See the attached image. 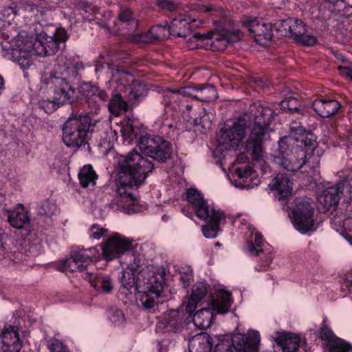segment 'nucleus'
Returning a JSON list of instances; mask_svg holds the SVG:
<instances>
[{"label": "nucleus", "instance_id": "nucleus-1", "mask_svg": "<svg viewBox=\"0 0 352 352\" xmlns=\"http://www.w3.org/2000/svg\"><path fill=\"white\" fill-rule=\"evenodd\" d=\"M273 116L274 111L271 108L261 104L256 107L254 113V124L245 144L243 140L249 129L242 121L234 122L229 129L220 131L217 133V144L213 151L215 157L222 155L224 158L229 153L234 152L239 148L243 149L241 156L237 157L228 175L230 183L235 187L250 189L258 186L261 183V178L250 166H236L241 160L245 161L248 159V152H251L255 164H258L264 173L269 170V166L265 160V153L262 144Z\"/></svg>", "mask_w": 352, "mask_h": 352}, {"label": "nucleus", "instance_id": "nucleus-2", "mask_svg": "<svg viewBox=\"0 0 352 352\" xmlns=\"http://www.w3.org/2000/svg\"><path fill=\"white\" fill-rule=\"evenodd\" d=\"M154 166L151 161L144 157L136 151L118 157L116 190L110 208L127 214L142 212L147 209L145 202L141 201L133 190L142 186L153 171Z\"/></svg>", "mask_w": 352, "mask_h": 352}, {"label": "nucleus", "instance_id": "nucleus-3", "mask_svg": "<svg viewBox=\"0 0 352 352\" xmlns=\"http://www.w3.org/2000/svg\"><path fill=\"white\" fill-rule=\"evenodd\" d=\"M14 4L3 8L0 12V32L5 39L8 40L12 50V55L17 61L21 69L30 68L32 65L31 56H50L56 54L61 43H65L69 34L63 28H57L53 36H48L45 32H40L35 38L19 34L10 40V32L14 29L12 21L17 14Z\"/></svg>", "mask_w": 352, "mask_h": 352}, {"label": "nucleus", "instance_id": "nucleus-4", "mask_svg": "<svg viewBox=\"0 0 352 352\" xmlns=\"http://www.w3.org/2000/svg\"><path fill=\"white\" fill-rule=\"evenodd\" d=\"M134 260L135 265L129 264L123 270L120 278V283L131 293L133 291L136 293V298L145 309H153L158 303L163 292L164 276L156 273L153 266H147L138 273L136 267L139 265L140 261L136 263V259Z\"/></svg>", "mask_w": 352, "mask_h": 352}, {"label": "nucleus", "instance_id": "nucleus-5", "mask_svg": "<svg viewBox=\"0 0 352 352\" xmlns=\"http://www.w3.org/2000/svg\"><path fill=\"white\" fill-rule=\"evenodd\" d=\"M294 139L292 136H285L278 141V148L274 155V162L280 168L291 172H295L304 166L306 173L302 179L305 185L310 186L312 183L320 182V157L314 153L311 148H290Z\"/></svg>", "mask_w": 352, "mask_h": 352}, {"label": "nucleus", "instance_id": "nucleus-6", "mask_svg": "<svg viewBox=\"0 0 352 352\" xmlns=\"http://www.w3.org/2000/svg\"><path fill=\"white\" fill-rule=\"evenodd\" d=\"M118 126L124 144H131L139 138V148L145 155L161 162L170 157L172 148L170 143L160 136L144 135V126L138 119L129 117L121 121Z\"/></svg>", "mask_w": 352, "mask_h": 352}, {"label": "nucleus", "instance_id": "nucleus-7", "mask_svg": "<svg viewBox=\"0 0 352 352\" xmlns=\"http://www.w3.org/2000/svg\"><path fill=\"white\" fill-rule=\"evenodd\" d=\"M234 223L248 238L243 248L244 251L249 255L259 256L258 264L255 266L256 270H267L272 261V247L264 242L261 234L249 222L246 216L240 215L236 217Z\"/></svg>", "mask_w": 352, "mask_h": 352}, {"label": "nucleus", "instance_id": "nucleus-8", "mask_svg": "<svg viewBox=\"0 0 352 352\" xmlns=\"http://www.w3.org/2000/svg\"><path fill=\"white\" fill-rule=\"evenodd\" d=\"M111 79L108 82L113 94L123 95L128 102L136 103L146 95V87L133 75L116 67H109Z\"/></svg>", "mask_w": 352, "mask_h": 352}, {"label": "nucleus", "instance_id": "nucleus-9", "mask_svg": "<svg viewBox=\"0 0 352 352\" xmlns=\"http://www.w3.org/2000/svg\"><path fill=\"white\" fill-rule=\"evenodd\" d=\"M236 331H238L237 329ZM214 352H257L260 344V333L255 329H249L246 333L235 331L232 336H221Z\"/></svg>", "mask_w": 352, "mask_h": 352}, {"label": "nucleus", "instance_id": "nucleus-10", "mask_svg": "<svg viewBox=\"0 0 352 352\" xmlns=\"http://www.w3.org/2000/svg\"><path fill=\"white\" fill-rule=\"evenodd\" d=\"M91 121L87 116L70 118L63 128V141L72 148H78L88 143L91 131Z\"/></svg>", "mask_w": 352, "mask_h": 352}, {"label": "nucleus", "instance_id": "nucleus-11", "mask_svg": "<svg viewBox=\"0 0 352 352\" xmlns=\"http://www.w3.org/2000/svg\"><path fill=\"white\" fill-rule=\"evenodd\" d=\"M58 63L55 65L54 74L50 75L49 81H46L47 74H45L41 78V80L47 84H51L54 86V100L60 105L65 103H71L74 100V89L66 81V78L69 72V66L64 63V58L58 57Z\"/></svg>", "mask_w": 352, "mask_h": 352}, {"label": "nucleus", "instance_id": "nucleus-12", "mask_svg": "<svg viewBox=\"0 0 352 352\" xmlns=\"http://www.w3.org/2000/svg\"><path fill=\"white\" fill-rule=\"evenodd\" d=\"M314 209L309 199L298 197L290 213L291 221L296 230L302 234H309L316 230Z\"/></svg>", "mask_w": 352, "mask_h": 352}, {"label": "nucleus", "instance_id": "nucleus-13", "mask_svg": "<svg viewBox=\"0 0 352 352\" xmlns=\"http://www.w3.org/2000/svg\"><path fill=\"white\" fill-rule=\"evenodd\" d=\"M340 195L346 197L348 200L352 199V177H346L342 183L328 186L318 197V201L323 206L324 210H329L331 206H336L340 199Z\"/></svg>", "mask_w": 352, "mask_h": 352}, {"label": "nucleus", "instance_id": "nucleus-14", "mask_svg": "<svg viewBox=\"0 0 352 352\" xmlns=\"http://www.w3.org/2000/svg\"><path fill=\"white\" fill-rule=\"evenodd\" d=\"M133 241L118 233L113 232L102 242L103 259L111 261L120 258L133 247Z\"/></svg>", "mask_w": 352, "mask_h": 352}, {"label": "nucleus", "instance_id": "nucleus-15", "mask_svg": "<svg viewBox=\"0 0 352 352\" xmlns=\"http://www.w3.org/2000/svg\"><path fill=\"white\" fill-rule=\"evenodd\" d=\"M206 35V50L223 51L228 43L239 41L243 37L241 31L234 29L232 31L223 30L208 32Z\"/></svg>", "mask_w": 352, "mask_h": 352}, {"label": "nucleus", "instance_id": "nucleus-16", "mask_svg": "<svg viewBox=\"0 0 352 352\" xmlns=\"http://www.w3.org/2000/svg\"><path fill=\"white\" fill-rule=\"evenodd\" d=\"M165 98L188 96L198 98L201 101L210 102L216 100L218 97L215 87L212 85L206 87H184L179 89H168L165 93Z\"/></svg>", "mask_w": 352, "mask_h": 352}, {"label": "nucleus", "instance_id": "nucleus-17", "mask_svg": "<svg viewBox=\"0 0 352 352\" xmlns=\"http://www.w3.org/2000/svg\"><path fill=\"white\" fill-rule=\"evenodd\" d=\"M168 89H166L163 91L164 102L165 104L164 114L157 120L156 124L159 126L162 133L170 135L178 127L176 118L178 113L176 111V108L179 107V104L177 103L180 100L181 97L178 98L170 97L169 100L165 98V93Z\"/></svg>", "mask_w": 352, "mask_h": 352}, {"label": "nucleus", "instance_id": "nucleus-18", "mask_svg": "<svg viewBox=\"0 0 352 352\" xmlns=\"http://www.w3.org/2000/svg\"><path fill=\"white\" fill-rule=\"evenodd\" d=\"M268 188L275 199L286 200L293 192V179L286 173H278L272 179Z\"/></svg>", "mask_w": 352, "mask_h": 352}, {"label": "nucleus", "instance_id": "nucleus-19", "mask_svg": "<svg viewBox=\"0 0 352 352\" xmlns=\"http://www.w3.org/2000/svg\"><path fill=\"white\" fill-rule=\"evenodd\" d=\"M318 336L324 342L327 352H350L352 350L349 342L336 336L325 324L320 327Z\"/></svg>", "mask_w": 352, "mask_h": 352}, {"label": "nucleus", "instance_id": "nucleus-20", "mask_svg": "<svg viewBox=\"0 0 352 352\" xmlns=\"http://www.w3.org/2000/svg\"><path fill=\"white\" fill-rule=\"evenodd\" d=\"M21 346L18 326L6 324L0 334V352H19Z\"/></svg>", "mask_w": 352, "mask_h": 352}, {"label": "nucleus", "instance_id": "nucleus-21", "mask_svg": "<svg viewBox=\"0 0 352 352\" xmlns=\"http://www.w3.org/2000/svg\"><path fill=\"white\" fill-rule=\"evenodd\" d=\"M232 302L231 292L225 286L219 285L210 295V308L217 314H224L228 312Z\"/></svg>", "mask_w": 352, "mask_h": 352}, {"label": "nucleus", "instance_id": "nucleus-22", "mask_svg": "<svg viewBox=\"0 0 352 352\" xmlns=\"http://www.w3.org/2000/svg\"><path fill=\"white\" fill-rule=\"evenodd\" d=\"M243 23L260 45H265L272 39L273 30L271 23L260 22L256 19L245 21Z\"/></svg>", "mask_w": 352, "mask_h": 352}, {"label": "nucleus", "instance_id": "nucleus-23", "mask_svg": "<svg viewBox=\"0 0 352 352\" xmlns=\"http://www.w3.org/2000/svg\"><path fill=\"white\" fill-rule=\"evenodd\" d=\"M197 20L192 14H179L173 19L168 28L170 35L185 37L191 29L197 26Z\"/></svg>", "mask_w": 352, "mask_h": 352}, {"label": "nucleus", "instance_id": "nucleus-24", "mask_svg": "<svg viewBox=\"0 0 352 352\" xmlns=\"http://www.w3.org/2000/svg\"><path fill=\"white\" fill-rule=\"evenodd\" d=\"M182 315V312L178 310H171L165 314L157 322L156 331L166 333L181 331L183 327Z\"/></svg>", "mask_w": 352, "mask_h": 352}, {"label": "nucleus", "instance_id": "nucleus-25", "mask_svg": "<svg viewBox=\"0 0 352 352\" xmlns=\"http://www.w3.org/2000/svg\"><path fill=\"white\" fill-rule=\"evenodd\" d=\"M186 199L192 206L198 218L207 219L209 217L211 209H210L202 195L196 189L190 188L187 190Z\"/></svg>", "mask_w": 352, "mask_h": 352}, {"label": "nucleus", "instance_id": "nucleus-26", "mask_svg": "<svg viewBox=\"0 0 352 352\" xmlns=\"http://www.w3.org/2000/svg\"><path fill=\"white\" fill-rule=\"evenodd\" d=\"M204 221H209L208 225L202 227V233L206 238L213 239L217 236L220 227L225 223V214L220 210L212 208L210 216Z\"/></svg>", "mask_w": 352, "mask_h": 352}, {"label": "nucleus", "instance_id": "nucleus-27", "mask_svg": "<svg viewBox=\"0 0 352 352\" xmlns=\"http://www.w3.org/2000/svg\"><path fill=\"white\" fill-rule=\"evenodd\" d=\"M273 338L283 352H296L302 342L298 335L284 331H276Z\"/></svg>", "mask_w": 352, "mask_h": 352}, {"label": "nucleus", "instance_id": "nucleus-28", "mask_svg": "<svg viewBox=\"0 0 352 352\" xmlns=\"http://www.w3.org/2000/svg\"><path fill=\"white\" fill-rule=\"evenodd\" d=\"M84 278L87 280L91 285L98 292L109 294L113 289V280L108 274L86 272L84 274Z\"/></svg>", "mask_w": 352, "mask_h": 352}, {"label": "nucleus", "instance_id": "nucleus-29", "mask_svg": "<svg viewBox=\"0 0 352 352\" xmlns=\"http://www.w3.org/2000/svg\"><path fill=\"white\" fill-rule=\"evenodd\" d=\"M312 107L318 116L329 118L338 112L341 105L336 100L317 98L312 102Z\"/></svg>", "mask_w": 352, "mask_h": 352}, {"label": "nucleus", "instance_id": "nucleus-30", "mask_svg": "<svg viewBox=\"0 0 352 352\" xmlns=\"http://www.w3.org/2000/svg\"><path fill=\"white\" fill-rule=\"evenodd\" d=\"M170 35L166 26L157 25L153 26L146 33H141L132 36V41L135 43H148L154 40H161Z\"/></svg>", "mask_w": 352, "mask_h": 352}, {"label": "nucleus", "instance_id": "nucleus-31", "mask_svg": "<svg viewBox=\"0 0 352 352\" xmlns=\"http://www.w3.org/2000/svg\"><path fill=\"white\" fill-rule=\"evenodd\" d=\"M206 294L207 287L204 283L199 282L194 285L185 305L186 314H188L189 317L193 314L198 303L205 297Z\"/></svg>", "mask_w": 352, "mask_h": 352}, {"label": "nucleus", "instance_id": "nucleus-32", "mask_svg": "<svg viewBox=\"0 0 352 352\" xmlns=\"http://www.w3.org/2000/svg\"><path fill=\"white\" fill-rule=\"evenodd\" d=\"M185 318L186 323L192 321L197 329H206L208 328L213 319V312L210 308H204L198 310L193 316L189 317L188 314Z\"/></svg>", "mask_w": 352, "mask_h": 352}, {"label": "nucleus", "instance_id": "nucleus-33", "mask_svg": "<svg viewBox=\"0 0 352 352\" xmlns=\"http://www.w3.org/2000/svg\"><path fill=\"white\" fill-rule=\"evenodd\" d=\"M58 269L64 272H82L87 267L84 263L79 252H73L69 258L61 261L57 266Z\"/></svg>", "mask_w": 352, "mask_h": 352}, {"label": "nucleus", "instance_id": "nucleus-34", "mask_svg": "<svg viewBox=\"0 0 352 352\" xmlns=\"http://www.w3.org/2000/svg\"><path fill=\"white\" fill-rule=\"evenodd\" d=\"M10 243L11 239L0 227V249L6 252L5 254H6V256L9 258L10 260L12 261L13 263H24L25 261L23 258H25V255L21 252H17V248L15 246L10 247L9 245Z\"/></svg>", "mask_w": 352, "mask_h": 352}, {"label": "nucleus", "instance_id": "nucleus-35", "mask_svg": "<svg viewBox=\"0 0 352 352\" xmlns=\"http://www.w3.org/2000/svg\"><path fill=\"white\" fill-rule=\"evenodd\" d=\"M212 346L211 338L206 333L197 334L188 342L190 352H211Z\"/></svg>", "mask_w": 352, "mask_h": 352}, {"label": "nucleus", "instance_id": "nucleus-36", "mask_svg": "<svg viewBox=\"0 0 352 352\" xmlns=\"http://www.w3.org/2000/svg\"><path fill=\"white\" fill-rule=\"evenodd\" d=\"M82 89L89 104L98 106L108 98V95L104 90L91 84H85Z\"/></svg>", "mask_w": 352, "mask_h": 352}, {"label": "nucleus", "instance_id": "nucleus-37", "mask_svg": "<svg viewBox=\"0 0 352 352\" xmlns=\"http://www.w3.org/2000/svg\"><path fill=\"white\" fill-rule=\"evenodd\" d=\"M115 25L118 27L116 32L126 28L129 29L127 34L130 35V32L136 28L138 22L135 20L132 11L128 8H124L121 9Z\"/></svg>", "mask_w": 352, "mask_h": 352}, {"label": "nucleus", "instance_id": "nucleus-38", "mask_svg": "<svg viewBox=\"0 0 352 352\" xmlns=\"http://www.w3.org/2000/svg\"><path fill=\"white\" fill-rule=\"evenodd\" d=\"M336 231L345 232V239L352 245V217L343 218L341 215H335L331 223Z\"/></svg>", "mask_w": 352, "mask_h": 352}, {"label": "nucleus", "instance_id": "nucleus-39", "mask_svg": "<svg viewBox=\"0 0 352 352\" xmlns=\"http://www.w3.org/2000/svg\"><path fill=\"white\" fill-rule=\"evenodd\" d=\"M8 221L12 227L20 229L29 221V217L25 208L19 204L10 212Z\"/></svg>", "mask_w": 352, "mask_h": 352}, {"label": "nucleus", "instance_id": "nucleus-40", "mask_svg": "<svg viewBox=\"0 0 352 352\" xmlns=\"http://www.w3.org/2000/svg\"><path fill=\"white\" fill-rule=\"evenodd\" d=\"M79 253L83 259L84 263L88 267L93 262H98L103 259L102 243L84 251H80Z\"/></svg>", "mask_w": 352, "mask_h": 352}, {"label": "nucleus", "instance_id": "nucleus-41", "mask_svg": "<svg viewBox=\"0 0 352 352\" xmlns=\"http://www.w3.org/2000/svg\"><path fill=\"white\" fill-rule=\"evenodd\" d=\"M112 96L109 101L108 108L109 111L114 116H119L123 112L126 111L128 109V104L123 95L119 94L111 93Z\"/></svg>", "mask_w": 352, "mask_h": 352}, {"label": "nucleus", "instance_id": "nucleus-42", "mask_svg": "<svg viewBox=\"0 0 352 352\" xmlns=\"http://www.w3.org/2000/svg\"><path fill=\"white\" fill-rule=\"evenodd\" d=\"M98 176L91 165L84 166L79 171L78 179L82 187H93Z\"/></svg>", "mask_w": 352, "mask_h": 352}, {"label": "nucleus", "instance_id": "nucleus-43", "mask_svg": "<svg viewBox=\"0 0 352 352\" xmlns=\"http://www.w3.org/2000/svg\"><path fill=\"white\" fill-rule=\"evenodd\" d=\"M332 5L331 11L340 16L352 15V0H327Z\"/></svg>", "mask_w": 352, "mask_h": 352}, {"label": "nucleus", "instance_id": "nucleus-44", "mask_svg": "<svg viewBox=\"0 0 352 352\" xmlns=\"http://www.w3.org/2000/svg\"><path fill=\"white\" fill-rule=\"evenodd\" d=\"M109 321L114 326L121 327L125 324L126 318L122 310L118 307H111L107 311Z\"/></svg>", "mask_w": 352, "mask_h": 352}, {"label": "nucleus", "instance_id": "nucleus-45", "mask_svg": "<svg viewBox=\"0 0 352 352\" xmlns=\"http://www.w3.org/2000/svg\"><path fill=\"white\" fill-rule=\"evenodd\" d=\"M206 45V35L199 33L195 34L187 41V47L189 50L204 48Z\"/></svg>", "mask_w": 352, "mask_h": 352}, {"label": "nucleus", "instance_id": "nucleus-46", "mask_svg": "<svg viewBox=\"0 0 352 352\" xmlns=\"http://www.w3.org/2000/svg\"><path fill=\"white\" fill-rule=\"evenodd\" d=\"M305 30V25L302 21L293 19L292 25L289 26L288 31V36H291L295 40L296 37L304 33Z\"/></svg>", "mask_w": 352, "mask_h": 352}, {"label": "nucleus", "instance_id": "nucleus-47", "mask_svg": "<svg viewBox=\"0 0 352 352\" xmlns=\"http://www.w3.org/2000/svg\"><path fill=\"white\" fill-rule=\"evenodd\" d=\"M108 233V229L98 224L91 225L88 230L89 238L95 240H100L103 236H107Z\"/></svg>", "mask_w": 352, "mask_h": 352}, {"label": "nucleus", "instance_id": "nucleus-48", "mask_svg": "<svg viewBox=\"0 0 352 352\" xmlns=\"http://www.w3.org/2000/svg\"><path fill=\"white\" fill-rule=\"evenodd\" d=\"M292 21V18L278 21L274 25V28L277 32H280V36H288V31Z\"/></svg>", "mask_w": 352, "mask_h": 352}, {"label": "nucleus", "instance_id": "nucleus-49", "mask_svg": "<svg viewBox=\"0 0 352 352\" xmlns=\"http://www.w3.org/2000/svg\"><path fill=\"white\" fill-rule=\"evenodd\" d=\"M60 104L58 103L56 100H54V97L53 96L52 100L46 99V100H41L39 101V106L41 109H43L45 113H51L54 112L55 110L57 109V108Z\"/></svg>", "mask_w": 352, "mask_h": 352}, {"label": "nucleus", "instance_id": "nucleus-50", "mask_svg": "<svg viewBox=\"0 0 352 352\" xmlns=\"http://www.w3.org/2000/svg\"><path fill=\"white\" fill-rule=\"evenodd\" d=\"M294 41L296 43L305 46H311L316 44L317 39L314 36L305 34V32L301 35L296 37V38Z\"/></svg>", "mask_w": 352, "mask_h": 352}, {"label": "nucleus", "instance_id": "nucleus-51", "mask_svg": "<svg viewBox=\"0 0 352 352\" xmlns=\"http://www.w3.org/2000/svg\"><path fill=\"white\" fill-rule=\"evenodd\" d=\"M340 75L344 78L352 81V63H345L344 65L338 67Z\"/></svg>", "mask_w": 352, "mask_h": 352}, {"label": "nucleus", "instance_id": "nucleus-52", "mask_svg": "<svg viewBox=\"0 0 352 352\" xmlns=\"http://www.w3.org/2000/svg\"><path fill=\"white\" fill-rule=\"evenodd\" d=\"M50 352H69L67 347L58 340H52L49 345Z\"/></svg>", "mask_w": 352, "mask_h": 352}, {"label": "nucleus", "instance_id": "nucleus-53", "mask_svg": "<svg viewBox=\"0 0 352 352\" xmlns=\"http://www.w3.org/2000/svg\"><path fill=\"white\" fill-rule=\"evenodd\" d=\"M296 102H297V100L296 98H289V99H286V100L281 101L280 106L281 109H285V110L289 109V110L297 111L298 108L296 106L292 107V106L289 105L290 102L296 103Z\"/></svg>", "mask_w": 352, "mask_h": 352}, {"label": "nucleus", "instance_id": "nucleus-54", "mask_svg": "<svg viewBox=\"0 0 352 352\" xmlns=\"http://www.w3.org/2000/svg\"><path fill=\"white\" fill-rule=\"evenodd\" d=\"M157 4L160 8L166 9L169 11H173L177 9V6L168 0H160L158 1Z\"/></svg>", "mask_w": 352, "mask_h": 352}, {"label": "nucleus", "instance_id": "nucleus-55", "mask_svg": "<svg viewBox=\"0 0 352 352\" xmlns=\"http://www.w3.org/2000/svg\"><path fill=\"white\" fill-rule=\"evenodd\" d=\"M181 281L183 282V285L184 287H187L189 286L191 280H192V275L191 273L186 274L185 275H182L180 277Z\"/></svg>", "mask_w": 352, "mask_h": 352}, {"label": "nucleus", "instance_id": "nucleus-56", "mask_svg": "<svg viewBox=\"0 0 352 352\" xmlns=\"http://www.w3.org/2000/svg\"><path fill=\"white\" fill-rule=\"evenodd\" d=\"M183 118L187 122H190L192 119V118L191 116H190L189 115H186V114L183 115Z\"/></svg>", "mask_w": 352, "mask_h": 352}, {"label": "nucleus", "instance_id": "nucleus-57", "mask_svg": "<svg viewBox=\"0 0 352 352\" xmlns=\"http://www.w3.org/2000/svg\"><path fill=\"white\" fill-rule=\"evenodd\" d=\"M200 11L201 12H209L210 11V9L207 8V7H205V6H203L202 8H199Z\"/></svg>", "mask_w": 352, "mask_h": 352}, {"label": "nucleus", "instance_id": "nucleus-58", "mask_svg": "<svg viewBox=\"0 0 352 352\" xmlns=\"http://www.w3.org/2000/svg\"><path fill=\"white\" fill-rule=\"evenodd\" d=\"M162 219L164 221H166L168 219V217L166 214H164V215L162 216Z\"/></svg>", "mask_w": 352, "mask_h": 352}, {"label": "nucleus", "instance_id": "nucleus-59", "mask_svg": "<svg viewBox=\"0 0 352 352\" xmlns=\"http://www.w3.org/2000/svg\"><path fill=\"white\" fill-rule=\"evenodd\" d=\"M348 283H349V286L351 287H352V278H348Z\"/></svg>", "mask_w": 352, "mask_h": 352}, {"label": "nucleus", "instance_id": "nucleus-60", "mask_svg": "<svg viewBox=\"0 0 352 352\" xmlns=\"http://www.w3.org/2000/svg\"><path fill=\"white\" fill-rule=\"evenodd\" d=\"M3 199H4V198H3V195L0 193V204L2 203Z\"/></svg>", "mask_w": 352, "mask_h": 352}, {"label": "nucleus", "instance_id": "nucleus-61", "mask_svg": "<svg viewBox=\"0 0 352 352\" xmlns=\"http://www.w3.org/2000/svg\"><path fill=\"white\" fill-rule=\"evenodd\" d=\"M186 109L187 110H189V111H190V110L191 109V106H190L189 104H186Z\"/></svg>", "mask_w": 352, "mask_h": 352}, {"label": "nucleus", "instance_id": "nucleus-62", "mask_svg": "<svg viewBox=\"0 0 352 352\" xmlns=\"http://www.w3.org/2000/svg\"><path fill=\"white\" fill-rule=\"evenodd\" d=\"M297 131H298L300 133L302 131V129L300 127V129H297Z\"/></svg>", "mask_w": 352, "mask_h": 352}, {"label": "nucleus", "instance_id": "nucleus-63", "mask_svg": "<svg viewBox=\"0 0 352 352\" xmlns=\"http://www.w3.org/2000/svg\"><path fill=\"white\" fill-rule=\"evenodd\" d=\"M341 60L343 61V65L345 63H348L347 61H344V59L343 58H341Z\"/></svg>", "mask_w": 352, "mask_h": 352}, {"label": "nucleus", "instance_id": "nucleus-64", "mask_svg": "<svg viewBox=\"0 0 352 352\" xmlns=\"http://www.w3.org/2000/svg\"><path fill=\"white\" fill-rule=\"evenodd\" d=\"M350 109H351V111H352V102H351V104H350Z\"/></svg>", "mask_w": 352, "mask_h": 352}]
</instances>
